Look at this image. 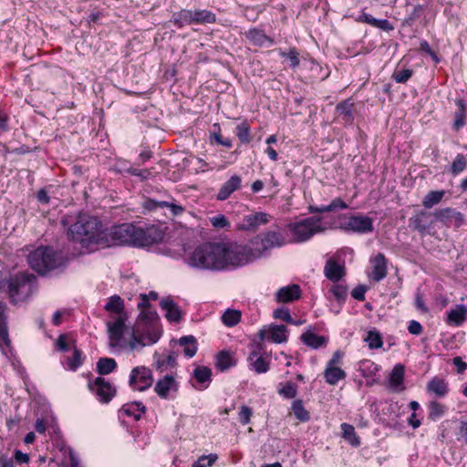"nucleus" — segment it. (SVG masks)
Returning a JSON list of instances; mask_svg holds the SVG:
<instances>
[{"instance_id":"nucleus-14","label":"nucleus","mask_w":467,"mask_h":467,"mask_svg":"<svg viewBox=\"0 0 467 467\" xmlns=\"http://www.w3.org/2000/svg\"><path fill=\"white\" fill-rule=\"evenodd\" d=\"M301 296V289L298 285H291L281 287L275 293V300L278 303H290L297 300Z\"/></svg>"},{"instance_id":"nucleus-41","label":"nucleus","mask_w":467,"mask_h":467,"mask_svg":"<svg viewBox=\"0 0 467 467\" xmlns=\"http://www.w3.org/2000/svg\"><path fill=\"white\" fill-rule=\"evenodd\" d=\"M11 341L8 335L7 326L0 327V348L5 355L10 351Z\"/></svg>"},{"instance_id":"nucleus-7","label":"nucleus","mask_w":467,"mask_h":467,"mask_svg":"<svg viewBox=\"0 0 467 467\" xmlns=\"http://www.w3.org/2000/svg\"><path fill=\"white\" fill-rule=\"evenodd\" d=\"M285 244V238L279 231H267L255 236L251 241V246L246 247L249 262L259 258L270 249L281 247Z\"/></svg>"},{"instance_id":"nucleus-47","label":"nucleus","mask_w":467,"mask_h":467,"mask_svg":"<svg viewBox=\"0 0 467 467\" xmlns=\"http://www.w3.org/2000/svg\"><path fill=\"white\" fill-rule=\"evenodd\" d=\"M413 70L403 68L401 70L396 69L393 72L392 78L397 83L404 84L412 76Z\"/></svg>"},{"instance_id":"nucleus-18","label":"nucleus","mask_w":467,"mask_h":467,"mask_svg":"<svg viewBox=\"0 0 467 467\" xmlns=\"http://www.w3.org/2000/svg\"><path fill=\"white\" fill-rule=\"evenodd\" d=\"M155 392L161 399H168L169 392L177 390V385L172 376L166 375L163 379L157 381Z\"/></svg>"},{"instance_id":"nucleus-24","label":"nucleus","mask_w":467,"mask_h":467,"mask_svg":"<svg viewBox=\"0 0 467 467\" xmlns=\"http://www.w3.org/2000/svg\"><path fill=\"white\" fill-rule=\"evenodd\" d=\"M248 360L252 369L258 374L265 373L270 368L269 362L264 357L258 356L255 351L250 354Z\"/></svg>"},{"instance_id":"nucleus-64","label":"nucleus","mask_w":467,"mask_h":467,"mask_svg":"<svg viewBox=\"0 0 467 467\" xmlns=\"http://www.w3.org/2000/svg\"><path fill=\"white\" fill-rule=\"evenodd\" d=\"M342 353L340 351H336L331 359L328 361L327 367H337V364L340 363L341 359H342Z\"/></svg>"},{"instance_id":"nucleus-29","label":"nucleus","mask_w":467,"mask_h":467,"mask_svg":"<svg viewBox=\"0 0 467 467\" xmlns=\"http://www.w3.org/2000/svg\"><path fill=\"white\" fill-rule=\"evenodd\" d=\"M428 390L439 397H443L448 393V383L444 379L435 377L429 382Z\"/></svg>"},{"instance_id":"nucleus-32","label":"nucleus","mask_w":467,"mask_h":467,"mask_svg":"<svg viewBox=\"0 0 467 467\" xmlns=\"http://www.w3.org/2000/svg\"><path fill=\"white\" fill-rule=\"evenodd\" d=\"M404 379V367L400 364H397L389 376V385L394 389H398V388L402 384Z\"/></svg>"},{"instance_id":"nucleus-49","label":"nucleus","mask_w":467,"mask_h":467,"mask_svg":"<svg viewBox=\"0 0 467 467\" xmlns=\"http://www.w3.org/2000/svg\"><path fill=\"white\" fill-rule=\"evenodd\" d=\"M279 394L283 395L287 399H293L296 396V386L294 383L287 382L282 388L279 389Z\"/></svg>"},{"instance_id":"nucleus-36","label":"nucleus","mask_w":467,"mask_h":467,"mask_svg":"<svg viewBox=\"0 0 467 467\" xmlns=\"http://www.w3.org/2000/svg\"><path fill=\"white\" fill-rule=\"evenodd\" d=\"M121 411L128 416H133L136 420H139L141 414L146 411V408L141 403L126 404L122 407Z\"/></svg>"},{"instance_id":"nucleus-30","label":"nucleus","mask_w":467,"mask_h":467,"mask_svg":"<svg viewBox=\"0 0 467 467\" xmlns=\"http://www.w3.org/2000/svg\"><path fill=\"white\" fill-rule=\"evenodd\" d=\"M455 103L458 106V110L454 114V122L452 127L455 130H459L465 125L466 105L462 99H456Z\"/></svg>"},{"instance_id":"nucleus-62","label":"nucleus","mask_w":467,"mask_h":467,"mask_svg":"<svg viewBox=\"0 0 467 467\" xmlns=\"http://www.w3.org/2000/svg\"><path fill=\"white\" fill-rule=\"evenodd\" d=\"M408 330L412 335H420L422 332V327L418 321L411 320L409 324Z\"/></svg>"},{"instance_id":"nucleus-4","label":"nucleus","mask_w":467,"mask_h":467,"mask_svg":"<svg viewBox=\"0 0 467 467\" xmlns=\"http://www.w3.org/2000/svg\"><path fill=\"white\" fill-rule=\"evenodd\" d=\"M27 262L33 270L40 275H47L53 270L63 267L66 259L62 252L49 246H40L28 254Z\"/></svg>"},{"instance_id":"nucleus-33","label":"nucleus","mask_w":467,"mask_h":467,"mask_svg":"<svg viewBox=\"0 0 467 467\" xmlns=\"http://www.w3.org/2000/svg\"><path fill=\"white\" fill-rule=\"evenodd\" d=\"M242 313L236 309H227L222 316V322L229 327L236 326L241 320Z\"/></svg>"},{"instance_id":"nucleus-60","label":"nucleus","mask_w":467,"mask_h":467,"mask_svg":"<svg viewBox=\"0 0 467 467\" xmlns=\"http://www.w3.org/2000/svg\"><path fill=\"white\" fill-rule=\"evenodd\" d=\"M256 228L261 224H266L269 222L270 215L265 213H254Z\"/></svg>"},{"instance_id":"nucleus-63","label":"nucleus","mask_w":467,"mask_h":467,"mask_svg":"<svg viewBox=\"0 0 467 467\" xmlns=\"http://www.w3.org/2000/svg\"><path fill=\"white\" fill-rule=\"evenodd\" d=\"M365 293L366 288L362 285H359L352 290L351 295L355 299L363 301L365 299Z\"/></svg>"},{"instance_id":"nucleus-28","label":"nucleus","mask_w":467,"mask_h":467,"mask_svg":"<svg viewBox=\"0 0 467 467\" xmlns=\"http://www.w3.org/2000/svg\"><path fill=\"white\" fill-rule=\"evenodd\" d=\"M300 338L305 345L312 348H317L324 345L327 341L324 337L318 336L311 331H306V333H303Z\"/></svg>"},{"instance_id":"nucleus-1","label":"nucleus","mask_w":467,"mask_h":467,"mask_svg":"<svg viewBox=\"0 0 467 467\" xmlns=\"http://www.w3.org/2000/svg\"><path fill=\"white\" fill-rule=\"evenodd\" d=\"M246 247L220 243H204L189 255L190 266L204 270H222L247 264Z\"/></svg>"},{"instance_id":"nucleus-61","label":"nucleus","mask_w":467,"mask_h":467,"mask_svg":"<svg viewBox=\"0 0 467 467\" xmlns=\"http://www.w3.org/2000/svg\"><path fill=\"white\" fill-rule=\"evenodd\" d=\"M256 228L261 224H266L269 222L270 215L265 213H254Z\"/></svg>"},{"instance_id":"nucleus-43","label":"nucleus","mask_w":467,"mask_h":467,"mask_svg":"<svg viewBox=\"0 0 467 467\" xmlns=\"http://www.w3.org/2000/svg\"><path fill=\"white\" fill-rule=\"evenodd\" d=\"M423 11V5H416L410 14L402 21V26H411L420 16Z\"/></svg>"},{"instance_id":"nucleus-44","label":"nucleus","mask_w":467,"mask_h":467,"mask_svg":"<svg viewBox=\"0 0 467 467\" xmlns=\"http://www.w3.org/2000/svg\"><path fill=\"white\" fill-rule=\"evenodd\" d=\"M293 411L301 421H307L309 420V412L304 408L301 400L294 401Z\"/></svg>"},{"instance_id":"nucleus-20","label":"nucleus","mask_w":467,"mask_h":467,"mask_svg":"<svg viewBox=\"0 0 467 467\" xmlns=\"http://www.w3.org/2000/svg\"><path fill=\"white\" fill-rule=\"evenodd\" d=\"M437 220H440L445 223L455 222L456 224L460 225L463 222V216L461 213L451 208H446L435 212L434 213Z\"/></svg>"},{"instance_id":"nucleus-58","label":"nucleus","mask_w":467,"mask_h":467,"mask_svg":"<svg viewBox=\"0 0 467 467\" xmlns=\"http://www.w3.org/2000/svg\"><path fill=\"white\" fill-rule=\"evenodd\" d=\"M165 206H168V202L165 201L158 202L152 199H149L144 202V208L149 211H154L158 208H164Z\"/></svg>"},{"instance_id":"nucleus-17","label":"nucleus","mask_w":467,"mask_h":467,"mask_svg":"<svg viewBox=\"0 0 467 467\" xmlns=\"http://www.w3.org/2000/svg\"><path fill=\"white\" fill-rule=\"evenodd\" d=\"M324 274L327 279L336 283L345 275V266L334 259H328L324 267Z\"/></svg>"},{"instance_id":"nucleus-48","label":"nucleus","mask_w":467,"mask_h":467,"mask_svg":"<svg viewBox=\"0 0 467 467\" xmlns=\"http://www.w3.org/2000/svg\"><path fill=\"white\" fill-rule=\"evenodd\" d=\"M445 411V406L436 401L430 403V418L436 420L443 415Z\"/></svg>"},{"instance_id":"nucleus-38","label":"nucleus","mask_w":467,"mask_h":467,"mask_svg":"<svg viewBox=\"0 0 467 467\" xmlns=\"http://www.w3.org/2000/svg\"><path fill=\"white\" fill-rule=\"evenodd\" d=\"M444 192L442 191L430 192L423 199L422 204L426 208H431L441 201Z\"/></svg>"},{"instance_id":"nucleus-45","label":"nucleus","mask_w":467,"mask_h":467,"mask_svg":"<svg viewBox=\"0 0 467 467\" xmlns=\"http://www.w3.org/2000/svg\"><path fill=\"white\" fill-rule=\"evenodd\" d=\"M365 341L368 343L370 349L379 348L383 344L380 335L374 331H369L368 333Z\"/></svg>"},{"instance_id":"nucleus-34","label":"nucleus","mask_w":467,"mask_h":467,"mask_svg":"<svg viewBox=\"0 0 467 467\" xmlns=\"http://www.w3.org/2000/svg\"><path fill=\"white\" fill-rule=\"evenodd\" d=\"M117 367L115 359L110 358H100L97 362V371L99 375H107L112 372Z\"/></svg>"},{"instance_id":"nucleus-5","label":"nucleus","mask_w":467,"mask_h":467,"mask_svg":"<svg viewBox=\"0 0 467 467\" xmlns=\"http://www.w3.org/2000/svg\"><path fill=\"white\" fill-rule=\"evenodd\" d=\"M156 317L157 314L151 307L142 308V310H140V320L146 324H152ZM161 334V330L152 325L145 328L144 331H140V324H138L133 330L130 347L131 349H140L145 346L152 345L159 340Z\"/></svg>"},{"instance_id":"nucleus-42","label":"nucleus","mask_w":467,"mask_h":467,"mask_svg":"<svg viewBox=\"0 0 467 467\" xmlns=\"http://www.w3.org/2000/svg\"><path fill=\"white\" fill-rule=\"evenodd\" d=\"M212 370L207 367H197L193 371V377L199 383L210 381Z\"/></svg>"},{"instance_id":"nucleus-57","label":"nucleus","mask_w":467,"mask_h":467,"mask_svg":"<svg viewBox=\"0 0 467 467\" xmlns=\"http://www.w3.org/2000/svg\"><path fill=\"white\" fill-rule=\"evenodd\" d=\"M211 223L215 228H225L230 225L227 218L224 215H217L211 218Z\"/></svg>"},{"instance_id":"nucleus-13","label":"nucleus","mask_w":467,"mask_h":467,"mask_svg":"<svg viewBox=\"0 0 467 467\" xmlns=\"http://www.w3.org/2000/svg\"><path fill=\"white\" fill-rule=\"evenodd\" d=\"M245 38L254 47H271L275 44L273 37L267 36L263 29L252 27L244 33Z\"/></svg>"},{"instance_id":"nucleus-59","label":"nucleus","mask_w":467,"mask_h":467,"mask_svg":"<svg viewBox=\"0 0 467 467\" xmlns=\"http://www.w3.org/2000/svg\"><path fill=\"white\" fill-rule=\"evenodd\" d=\"M328 213L330 212H336L337 210H345L348 206V204L342 201L340 198L334 199L330 204L327 205Z\"/></svg>"},{"instance_id":"nucleus-51","label":"nucleus","mask_w":467,"mask_h":467,"mask_svg":"<svg viewBox=\"0 0 467 467\" xmlns=\"http://www.w3.org/2000/svg\"><path fill=\"white\" fill-rule=\"evenodd\" d=\"M252 414H253V411L249 407L244 406V405L241 406L240 411L238 413V418H239L240 422L243 425L248 424L250 422Z\"/></svg>"},{"instance_id":"nucleus-31","label":"nucleus","mask_w":467,"mask_h":467,"mask_svg":"<svg viewBox=\"0 0 467 467\" xmlns=\"http://www.w3.org/2000/svg\"><path fill=\"white\" fill-rule=\"evenodd\" d=\"M180 346L183 347V352L188 358H192L197 351V343L193 336H184L179 340Z\"/></svg>"},{"instance_id":"nucleus-3","label":"nucleus","mask_w":467,"mask_h":467,"mask_svg":"<svg viewBox=\"0 0 467 467\" xmlns=\"http://www.w3.org/2000/svg\"><path fill=\"white\" fill-rule=\"evenodd\" d=\"M102 224L96 218L87 213H79L76 221L67 230V238L80 245L81 249L93 251L95 246L100 244V233Z\"/></svg>"},{"instance_id":"nucleus-19","label":"nucleus","mask_w":467,"mask_h":467,"mask_svg":"<svg viewBox=\"0 0 467 467\" xmlns=\"http://www.w3.org/2000/svg\"><path fill=\"white\" fill-rule=\"evenodd\" d=\"M165 311L166 318L171 322L178 323L182 319V311L171 298H163L160 303Z\"/></svg>"},{"instance_id":"nucleus-50","label":"nucleus","mask_w":467,"mask_h":467,"mask_svg":"<svg viewBox=\"0 0 467 467\" xmlns=\"http://www.w3.org/2000/svg\"><path fill=\"white\" fill-rule=\"evenodd\" d=\"M238 229H241V230H254V229H256L254 213L244 216L243 218L242 223L238 225Z\"/></svg>"},{"instance_id":"nucleus-55","label":"nucleus","mask_w":467,"mask_h":467,"mask_svg":"<svg viewBox=\"0 0 467 467\" xmlns=\"http://www.w3.org/2000/svg\"><path fill=\"white\" fill-rule=\"evenodd\" d=\"M352 104H349L348 101H344L337 105V109L340 115L345 116L346 120H349L352 118Z\"/></svg>"},{"instance_id":"nucleus-11","label":"nucleus","mask_w":467,"mask_h":467,"mask_svg":"<svg viewBox=\"0 0 467 467\" xmlns=\"http://www.w3.org/2000/svg\"><path fill=\"white\" fill-rule=\"evenodd\" d=\"M88 388L104 403L109 402L116 394L115 388L102 377H98L93 382H89Z\"/></svg>"},{"instance_id":"nucleus-12","label":"nucleus","mask_w":467,"mask_h":467,"mask_svg":"<svg viewBox=\"0 0 467 467\" xmlns=\"http://www.w3.org/2000/svg\"><path fill=\"white\" fill-rule=\"evenodd\" d=\"M126 319L127 317L120 316L117 317V318L114 321H109L107 323L108 333L111 347L118 346L119 341L121 340L126 328Z\"/></svg>"},{"instance_id":"nucleus-27","label":"nucleus","mask_w":467,"mask_h":467,"mask_svg":"<svg viewBox=\"0 0 467 467\" xmlns=\"http://www.w3.org/2000/svg\"><path fill=\"white\" fill-rule=\"evenodd\" d=\"M216 21L214 13L209 10L192 11V24H213Z\"/></svg>"},{"instance_id":"nucleus-25","label":"nucleus","mask_w":467,"mask_h":467,"mask_svg":"<svg viewBox=\"0 0 467 467\" xmlns=\"http://www.w3.org/2000/svg\"><path fill=\"white\" fill-rule=\"evenodd\" d=\"M105 309L109 313L116 314L118 317H127L124 311V301L119 296H110L105 306Z\"/></svg>"},{"instance_id":"nucleus-46","label":"nucleus","mask_w":467,"mask_h":467,"mask_svg":"<svg viewBox=\"0 0 467 467\" xmlns=\"http://www.w3.org/2000/svg\"><path fill=\"white\" fill-rule=\"evenodd\" d=\"M236 136L243 143H249L251 140L250 129L247 123H242L236 128Z\"/></svg>"},{"instance_id":"nucleus-2","label":"nucleus","mask_w":467,"mask_h":467,"mask_svg":"<svg viewBox=\"0 0 467 467\" xmlns=\"http://www.w3.org/2000/svg\"><path fill=\"white\" fill-rule=\"evenodd\" d=\"M162 239V234L154 226L141 228L132 223H122L100 233L101 247L129 244L133 246H150Z\"/></svg>"},{"instance_id":"nucleus-39","label":"nucleus","mask_w":467,"mask_h":467,"mask_svg":"<svg viewBox=\"0 0 467 467\" xmlns=\"http://www.w3.org/2000/svg\"><path fill=\"white\" fill-rule=\"evenodd\" d=\"M217 367L220 370H225L234 366L233 358L227 351H221L217 356Z\"/></svg>"},{"instance_id":"nucleus-15","label":"nucleus","mask_w":467,"mask_h":467,"mask_svg":"<svg viewBox=\"0 0 467 467\" xmlns=\"http://www.w3.org/2000/svg\"><path fill=\"white\" fill-rule=\"evenodd\" d=\"M242 179L239 175H233L226 181L216 195L217 200L224 201L228 199L231 194L241 187Z\"/></svg>"},{"instance_id":"nucleus-26","label":"nucleus","mask_w":467,"mask_h":467,"mask_svg":"<svg viewBox=\"0 0 467 467\" xmlns=\"http://www.w3.org/2000/svg\"><path fill=\"white\" fill-rule=\"evenodd\" d=\"M324 378L330 385H336L339 380L346 378V372L338 367H327L324 371Z\"/></svg>"},{"instance_id":"nucleus-56","label":"nucleus","mask_w":467,"mask_h":467,"mask_svg":"<svg viewBox=\"0 0 467 467\" xmlns=\"http://www.w3.org/2000/svg\"><path fill=\"white\" fill-rule=\"evenodd\" d=\"M81 364H82L81 351L75 348L73 357L71 358H68V367L70 369L75 370Z\"/></svg>"},{"instance_id":"nucleus-9","label":"nucleus","mask_w":467,"mask_h":467,"mask_svg":"<svg viewBox=\"0 0 467 467\" xmlns=\"http://www.w3.org/2000/svg\"><path fill=\"white\" fill-rule=\"evenodd\" d=\"M340 229L345 232H352L357 234H368L374 230L373 220L363 214H356L350 216H342Z\"/></svg>"},{"instance_id":"nucleus-35","label":"nucleus","mask_w":467,"mask_h":467,"mask_svg":"<svg viewBox=\"0 0 467 467\" xmlns=\"http://www.w3.org/2000/svg\"><path fill=\"white\" fill-rule=\"evenodd\" d=\"M342 437L353 446H358L360 443L359 438L357 436L355 429L348 423H342L341 426Z\"/></svg>"},{"instance_id":"nucleus-6","label":"nucleus","mask_w":467,"mask_h":467,"mask_svg":"<svg viewBox=\"0 0 467 467\" xmlns=\"http://www.w3.org/2000/svg\"><path fill=\"white\" fill-rule=\"evenodd\" d=\"M286 228L293 243L306 242L314 235L325 231V227L322 226V219L316 216H310L290 223L286 225Z\"/></svg>"},{"instance_id":"nucleus-16","label":"nucleus","mask_w":467,"mask_h":467,"mask_svg":"<svg viewBox=\"0 0 467 467\" xmlns=\"http://www.w3.org/2000/svg\"><path fill=\"white\" fill-rule=\"evenodd\" d=\"M371 277L375 282H379L387 275V259L383 254H378L372 260Z\"/></svg>"},{"instance_id":"nucleus-40","label":"nucleus","mask_w":467,"mask_h":467,"mask_svg":"<svg viewBox=\"0 0 467 467\" xmlns=\"http://www.w3.org/2000/svg\"><path fill=\"white\" fill-rule=\"evenodd\" d=\"M467 166V158L462 154H458L453 160L451 167V172L457 175L465 170Z\"/></svg>"},{"instance_id":"nucleus-37","label":"nucleus","mask_w":467,"mask_h":467,"mask_svg":"<svg viewBox=\"0 0 467 467\" xmlns=\"http://www.w3.org/2000/svg\"><path fill=\"white\" fill-rule=\"evenodd\" d=\"M278 52L283 58H286L289 61V66L292 68H295L299 65V52L296 47H290L287 52L279 49Z\"/></svg>"},{"instance_id":"nucleus-23","label":"nucleus","mask_w":467,"mask_h":467,"mask_svg":"<svg viewBox=\"0 0 467 467\" xmlns=\"http://www.w3.org/2000/svg\"><path fill=\"white\" fill-rule=\"evenodd\" d=\"M467 315V307L464 305H458L448 313L447 323L453 326H461Z\"/></svg>"},{"instance_id":"nucleus-52","label":"nucleus","mask_w":467,"mask_h":467,"mask_svg":"<svg viewBox=\"0 0 467 467\" xmlns=\"http://www.w3.org/2000/svg\"><path fill=\"white\" fill-rule=\"evenodd\" d=\"M330 291L338 301L345 300L348 295L347 287L342 285H334Z\"/></svg>"},{"instance_id":"nucleus-10","label":"nucleus","mask_w":467,"mask_h":467,"mask_svg":"<svg viewBox=\"0 0 467 467\" xmlns=\"http://www.w3.org/2000/svg\"><path fill=\"white\" fill-rule=\"evenodd\" d=\"M153 383V378L150 369L146 367H137L131 370L130 377V387L139 391H143L150 388Z\"/></svg>"},{"instance_id":"nucleus-22","label":"nucleus","mask_w":467,"mask_h":467,"mask_svg":"<svg viewBox=\"0 0 467 467\" xmlns=\"http://www.w3.org/2000/svg\"><path fill=\"white\" fill-rule=\"evenodd\" d=\"M178 28L183 27L185 25L192 24V11L188 9H182L174 12L170 20Z\"/></svg>"},{"instance_id":"nucleus-54","label":"nucleus","mask_w":467,"mask_h":467,"mask_svg":"<svg viewBox=\"0 0 467 467\" xmlns=\"http://www.w3.org/2000/svg\"><path fill=\"white\" fill-rule=\"evenodd\" d=\"M410 227L419 231L420 233H424L427 229V225L423 223L420 215L410 218Z\"/></svg>"},{"instance_id":"nucleus-8","label":"nucleus","mask_w":467,"mask_h":467,"mask_svg":"<svg viewBox=\"0 0 467 467\" xmlns=\"http://www.w3.org/2000/svg\"><path fill=\"white\" fill-rule=\"evenodd\" d=\"M36 276L33 274L18 273L6 281L10 301L16 304L18 300L27 297L33 291Z\"/></svg>"},{"instance_id":"nucleus-53","label":"nucleus","mask_w":467,"mask_h":467,"mask_svg":"<svg viewBox=\"0 0 467 467\" xmlns=\"http://www.w3.org/2000/svg\"><path fill=\"white\" fill-rule=\"evenodd\" d=\"M273 316L275 319H280L286 323L293 322V318H292V317L289 313V310L287 308H284V307L277 308L274 311Z\"/></svg>"},{"instance_id":"nucleus-21","label":"nucleus","mask_w":467,"mask_h":467,"mask_svg":"<svg viewBox=\"0 0 467 467\" xmlns=\"http://www.w3.org/2000/svg\"><path fill=\"white\" fill-rule=\"evenodd\" d=\"M287 328L284 325H269L268 338L276 344L287 341Z\"/></svg>"}]
</instances>
